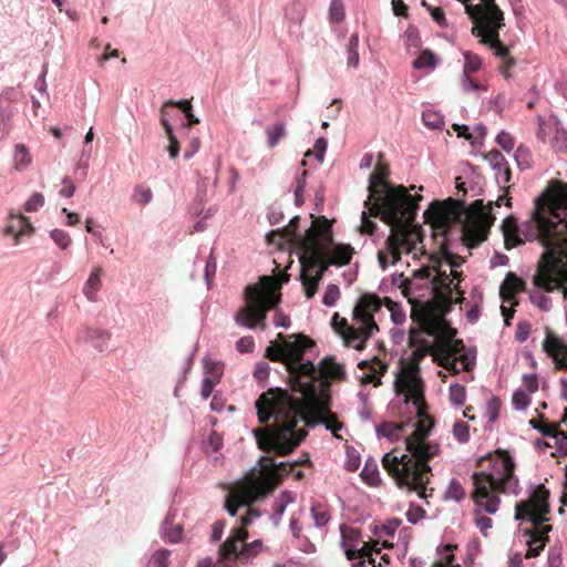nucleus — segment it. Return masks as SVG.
Returning <instances> with one entry per match:
<instances>
[{"mask_svg":"<svg viewBox=\"0 0 567 567\" xmlns=\"http://www.w3.org/2000/svg\"><path fill=\"white\" fill-rule=\"evenodd\" d=\"M499 457L492 460L486 470L474 471L470 477L473 484L475 501L485 499L484 511L493 515L501 504V497L495 493L518 496L522 492L519 478L516 475V458L514 452L507 449H498Z\"/></svg>","mask_w":567,"mask_h":567,"instance_id":"f257e3e1","label":"nucleus"},{"mask_svg":"<svg viewBox=\"0 0 567 567\" xmlns=\"http://www.w3.org/2000/svg\"><path fill=\"white\" fill-rule=\"evenodd\" d=\"M280 393V400L285 404L284 412H287V414L285 419H278L281 424L278 434L274 436L270 443L276 453L285 456L299 447L308 436L306 430L298 429L299 422H305L309 427L313 429L318 424H324V421L308 417L300 403L291 398L289 390H282Z\"/></svg>","mask_w":567,"mask_h":567,"instance_id":"f03ea898","label":"nucleus"},{"mask_svg":"<svg viewBox=\"0 0 567 567\" xmlns=\"http://www.w3.org/2000/svg\"><path fill=\"white\" fill-rule=\"evenodd\" d=\"M245 534H238L236 537H227L218 548L217 563L221 567H236L252 565L254 559L266 549L261 539L246 542Z\"/></svg>","mask_w":567,"mask_h":567,"instance_id":"7ed1b4c3","label":"nucleus"},{"mask_svg":"<svg viewBox=\"0 0 567 567\" xmlns=\"http://www.w3.org/2000/svg\"><path fill=\"white\" fill-rule=\"evenodd\" d=\"M533 289L528 291V300L539 310L548 312L553 308V300L546 295L558 290L560 281L553 275L549 267L545 265V255L536 266V274L532 277Z\"/></svg>","mask_w":567,"mask_h":567,"instance_id":"20e7f679","label":"nucleus"},{"mask_svg":"<svg viewBox=\"0 0 567 567\" xmlns=\"http://www.w3.org/2000/svg\"><path fill=\"white\" fill-rule=\"evenodd\" d=\"M306 354L318 355L319 349L312 339L302 333L290 334L275 349L271 347L266 349V357L269 359L289 363L300 360V358Z\"/></svg>","mask_w":567,"mask_h":567,"instance_id":"39448f33","label":"nucleus"},{"mask_svg":"<svg viewBox=\"0 0 567 567\" xmlns=\"http://www.w3.org/2000/svg\"><path fill=\"white\" fill-rule=\"evenodd\" d=\"M465 12L475 25L484 27L488 30L502 29L504 23V12L495 3V0H480V3H464Z\"/></svg>","mask_w":567,"mask_h":567,"instance_id":"423d86ee","label":"nucleus"},{"mask_svg":"<svg viewBox=\"0 0 567 567\" xmlns=\"http://www.w3.org/2000/svg\"><path fill=\"white\" fill-rule=\"evenodd\" d=\"M282 390L285 389L280 386L271 388L269 391H274L272 394L262 393L254 403L256 415L260 424H267L270 420L278 421V419L286 417L287 412H284L285 404L280 400V391Z\"/></svg>","mask_w":567,"mask_h":567,"instance_id":"0eeeda50","label":"nucleus"},{"mask_svg":"<svg viewBox=\"0 0 567 567\" xmlns=\"http://www.w3.org/2000/svg\"><path fill=\"white\" fill-rule=\"evenodd\" d=\"M502 29L495 30H488L485 32L484 27L475 25L472 28V33L481 39V42L488 47L493 54L501 60L504 61V65L502 68V73L505 76V79H508L511 76L509 72L507 71L508 68H512L515 65L516 61L513 56L509 54V49L503 44L499 38V31Z\"/></svg>","mask_w":567,"mask_h":567,"instance_id":"6e6552de","label":"nucleus"},{"mask_svg":"<svg viewBox=\"0 0 567 567\" xmlns=\"http://www.w3.org/2000/svg\"><path fill=\"white\" fill-rule=\"evenodd\" d=\"M20 91L13 86H6L0 92V135L6 137L12 130V118L18 112L16 103L20 99Z\"/></svg>","mask_w":567,"mask_h":567,"instance_id":"1a4fd4ad","label":"nucleus"},{"mask_svg":"<svg viewBox=\"0 0 567 567\" xmlns=\"http://www.w3.org/2000/svg\"><path fill=\"white\" fill-rule=\"evenodd\" d=\"M381 309L380 298L374 292H364L355 301L352 309V321L355 326L370 324Z\"/></svg>","mask_w":567,"mask_h":567,"instance_id":"9d476101","label":"nucleus"},{"mask_svg":"<svg viewBox=\"0 0 567 567\" xmlns=\"http://www.w3.org/2000/svg\"><path fill=\"white\" fill-rule=\"evenodd\" d=\"M380 331L377 322L370 324L357 326L354 329L338 332V336L348 348H353L357 351H363L367 348V342Z\"/></svg>","mask_w":567,"mask_h":567,"instance_id":"9b49d317","label":"nucleus"},{"mask_svg":"<svg viewBox=\"0 0 567 567\" xmlns=\"http://www.w3.org/2000/svg\"><path fill=\"white\" fill-rule=\"evenodd\" d=\"M542 350L558 369L567 368V342L546 328V337Z\"/></svg>","mask_w":567,"mask_h":567,"instance_id":"f8f14e48","label":"nucleus"},{"mask_svg":"<svg viewBox=\"0 0 567 567\" xmlns=\"http://www.w3.org/2000/svg\"><path fill=\"white\" fill-rule=\"evenodd\" d=\"M9 217L11 221L6 226L4 234L12 238V246L20 244V237L31 236L35 231L30 218L24 215L10 212Z\"/></svg>","mask_w":567,"mask_h":567,"instance_id":"ddd939ff","label":"nucleus"},{"mask_svg":"<svg viewBox=\"0 0 567 567\" xmlns=\"http://www.w3.org/2000/svg\"><path fill=\"white\" fill-rule=\"evenodd\" d=\"M481 156L495 172V179L499 186L505 185L511 181L512 173L508 162L498 150L494 148L488 153H481Z\"/></svg>","mask_w":567,"mask_h":567,"instance_id":"4468645a","label":"nucleus"},{"mask_svg":"<svg viewBox=\"0 0 567 567\" xmlns=\"http://www.w3.org/2000/svg\"><path fill=\"white\" fill-rule=\"evenodd\" d=\"M266 318V311L256 302L249 308H240L234 316L236 324L248 330H256L258 322L264 323Z\"/></svg>","mask_w":567,"mask_h":567,"instance_id":"2eb2a0df","label":"nucleus"},{"mask_svg":"<svg viewBox=\"0 0 567 567\" xmlns=\"http://www.w3.org/2000/svg\"><path fill=\"white\" fill-rule=\"evenodd\" d=\"M339 532L341 534L340 546L343 554L349 560H352L353 554L361 553L364 549V545L362 547L359 546V543L362 540V532L346 524L339 526Z\"/></svg>","mask_w":567,"mask_h":567,"instance_id":"dca6fc26","label":"nucleus"},{"mask_svg":"<svg viewBox=\"0 0 567 567\" xmlns=\"http://www.w3.org/2000/svg\"><path fill=\"white\" fill-rule=\"evenodd\" d=\"M530 501L529 507L532 511H537L540 514H549L550 512V491L544 483H529L526 489Z\"/></svg>","mask_w":567,"mask_h":567,"instance_id":"f3484780","label":"nucleus"},{"mask_svg":"<svg viewBox=\"0 0 567 567\" xmlns=\"http://www.w3.org/2000/svg\"><path fill=\"white\" fill-rule=\"evenodd\" d=\"M406 450L413 456H416L424 461L431 460L441 451L440 444L437 442L425 440L406 442Z\"/></svg>","mask_w":567,"mask_h":567,"instance_id":"a211bd4d","label":"nucleus"},{"mask_svg":"<svg viewBox=\"0 0 567 567\" xmlns=\"http://www.w3.org/2000/svg\"><path fill=\"white\" fill-rule=\"evenodd\" d=\"M82 338L89 342L95 350L103 352L107 349L111 333L104 329L86 328L82 332Z\"/></svg>","mask_w":567,"mask_h":567,"instance_id":"6ab92c4d","label":"nucleus"},{"mask_svg":"<svg viewBox=\"0 0 567 567\" xmlns=\"http://www.w3.org/2000/svg\"><path fill=\"white\" fill-rule=\"evenodd\" d=\"M455 127L458 130V135L465 137L473 148L482 147L484 145V141L487 135V127L483 122H480L474 126V130L477 132L476 136L471 132L470 125L455 124Z\"/></svg>","mask_w":567,"mask_h":567,"instance_id":"aec40b11","label":"nucleus"},{"mask_svg":"<svg viewBox=\"0 0 567 567\" xmlns=\"http://www.w3.org/2000/svg\"><path fill=\"white\" fill-rule=\"evenodd\" d=\"M295 502V495L289 489H284L280 494L275 498L272 503V514L269 516V519L277 526L286 512V508L289 504Z\"/></svg>","mask_w":567,"mask_h":567,"instance_id":"412c9836","label":"nucleus"},{"mask_svg":"<svg viewBox=\"0 0 567 567\" xmlns=\"http://www.w3.org/2000/svg\"><path fill=\"white\" fill-rule=\"evenodd\" d=\"M359 475L362 482L370 487H378L382 482L377 460L371 455L365 458Z\"/></svg>","mask_w":567,"mask_h":567,"instance_id":"4be33fe9","label":"nucleus"},{"mask_svg":"<svg viewBox=\"0 0 567 567\" xmlns=\"http://www.w3.org/2000/svg\"><path fill=\"white\" fill-rule=\"evenodd\" d=\"M550 123L553 124V146L557 153L567 155V130L563 125V123L556 117H550Z\"/></svg>","mask_w":567,"mask_h":567,"instance_id":"5701e85b","label":"nucleus"},{"mask_svg":"<svg viewBox=\"0 0 567 567\" xmlns=\"http://www.w3.org/2000/svg\"><path fill=\"white\" fill-rule=\"evenodd\" d=\"M440 64V58L431 49H423L416 59L412 61L415 70L433 71Z\"/></svg>","mask_w":567,"mask_h":567,"instance_id":"b1692460","label":"nucleus"},{"mask_svg":"<svg viewBox=\"0 0 567 567\" xmlns=\"http://www.w3.org/2000/svg\"><path fill=\"white\" fill-rule=\"evenodd\" d=\"M525 539V545L527 546V556L528 557H538L546 546V539L538 537L534 534V530L529 528H525L522 530Z\"/></svg>","mask_w":567,"mask_h":567,"instance_id":"393cba45","label":"nucleus"},{"mask_svg":"<svg viewBox=\"0 0 567 567\" xmlns=\"http://www.w3.org/2000/svg\"><path fill=\"white\" fill-rule=\"evenodd\" d=\"M525 284L520 282L519 277L515 272L508 271L499 286V295L503 297V293L507 291L514 296H517L525 289Z\"/></svg>","mask_w":567,"mask_h":567,"instance_id":"a878e982","label":"nucleus"},{"mask_svg":"<svg viewBox=\"0 0 567 567\" xmlns=\"http://www.w3.org/2000/svg\"><path fill=\"white\" fill-rule=\"evenodd\" d=\"M165 106H182L184 112V121L187 124V128L189 126L196 125L199 123V117L196 116L193 112V105L189 100L181 99V100H167L165 101Z\"/></svg>","mask_w":567,"mask_h":567,"instance_id":"bb28decb","label":"nucleus"},{"mask_svg":"<svg viewBox=\"0 0 567 567\" xmlns=\"http://www.w3.org/2000/svg\"><path fill=\"white\" fill-rule=\"evenodd\" d=\"M502 400L497 395H492L487 402H486V413L485 416L487 417V422L489 423V426H485L484 429L486 431L493 430V424L496 423L499 419L501 409H502Z\"/></svg>","mask_w":567,"mask_h":567,"instance_id":"cd10ccee","label":"nucleus"},{"mask_svg":"<svg viewBox=\"0 0 567 567\" xmlns=\"http://www.w3.org/2000/svg\"><path fill=\"white\" fill-rule=\"evenodd\" d=\"M267 145L272 148L277 146L281 138L287 135L285 122H277L266 127Z\"/></svg>","mask_w":567,"mask_h":567,"instance_id":"c85d7f7f","label":"nucleus"},{"mask_svg":"<svg viewBox=\"0 0 567 567\" xmlns=\"http://www.w3.org/2000/svg\"><path fill=\"white\" fill-rule=\"evenodd\" d=\"M13 161L17 171H24L31 164V155L29 148L23 143L14 146Z\"/></svg>","mask_w":567,"mask_h":567,"instance_id":"c756f323","label":"nucleus"},{"mask_svg":"<svg viewBox=\"0 0 567 567\" xmlns=\"http://www.w3.org/2000/svg\"><path fill=\"white\" fill-rule=\"evenodd\" d=\"M449 399L453 408H461L466 400V386L458 382H453L449 386Z\"/></svg>","mask_w":567,"mask_h":567,"instance_id":"7c9ffc66","label":"nucleus"},{"mask_svg":"<svg viewBox=\"0 0 567 567\" xmlns=\"http://www.w3.org/2000/svg\"><path fill=\"white\" fill-rule=\"evenodd\" d=\"M457 549V545L455 544H439L436 546V555L440 556L443 560H444V564L442 563H436V566H452L454 565L455 560H456V556H455V550Z\"/></svg>","mask_w":567,"mask_h":567,"instance_id":"2f4dec72","label":"nucleus"},{"mask_svg":"<svg viewBox=\"0 0 567 567\" xmlns=\"http://www.w3.org/2000/svg\"><path fill=\"white\" fill-rule=\"evenodd\" d=\"M285 16L291 22L301 25L306 9L299 0H293L285 8Z\"/></svg>","mask_w":567,"mask_h":567,"instance_id":"473e14b6","label":"nucleus"},{"mask_svg":"<svg viewBox=\"0 0 567 567\" xmlns=\"http://www.w3.org/2000/svg\"><path fill=\"white\" fill-rule=\"evenodd\" d=\"M101 269H95L92 271L84 284L83 293L90 301L95 300V292L100 290L101 287Z\"/></svg>","mask_w":567,"mask_h":567,"instance_id":"72a5a7b5","label":"nucleus"},{"mask_svg":"<svg viewBox=\"0 0 567 567\" xmlns=\"http://www.w3.org/2000/svg\"><path fill=\"white\" fill-rule=\"evenodd\" d=\"M358 48H359V35H358V33H352L350 35L348 44H347V53H348L347 64L349 68L357 69L360 63Z\"/></svg>","mask_w":567,"mask_h":567,"instance_id":"f704fd0d","label":"nucleus"},{"mask_svg":"<svg viewBox=\"0 0 567 567\" xmlns=\"http://www.w3.org/2000/svg\"><path fill=\"white\" fill-rule=\"evenodd\" d=\"M422 121L426 127L432 130H440L444 125V116L439 111L432 109L423 110Z\"/></svg>","mask_w":567,"mask_h":567,"instance_id":"c9c22d12","label":"nucleus"},{"mask_svg":"<svg viewBox=\"0 0 567 567\" xmlns=\"http://www.w3.org/2000/svg\"><path fill=\"white\" fill-rule=\"evenodd\" d=\"M361 465V454L355 450L354 446L346 445V462L343 468L347 472L353 473L359 470Z\"/></svg>","mask_w":567,"mask_h":567,"instance_id":"e433bc0d","label":"nucleus"},{"mask_svg":"<svg viewBox=\"0 0 567 567\" xmlns=\"http://www.w3.org/2000/svg\"><path fill=\"white\" fill-rule=\"evenodd\" d=\"M532 403L530 393L522 388L516 389L512 395V405L515 411H525Z\"/></svg>","mask_w":567,"mask_h":567,"instance_id":"4c0bfd02","label":"nucleus"},{"mask_svg":"<svg viewBox=\"0 0 567 567\" xmlns=\"http://www.w3.org/2000/svg\"><path fill=\"white\" fill-rule=\"evenodd\" d=\"M382 465L388 471V473L396 481L398 485H400V483H399L400 480L406 478L405 467L390 463V453L383 454Z\"/></svg>","mask_w":567,"mask_h":567,"instance_id":"58836bf2","label":"nucleus"},{"mask_svg":"<svg viewBox=\"0 0 567 567\" xmlns=\"http://www.w3.org/2000/svg\"><path fill=\"white\" fill-rule=\"evenodd\" d=\"M328 148V140L324 136H320L315 141L313 150H308L305 153V157L313 156L318 163H323L326 152Z\"/></svg>","mask_w":567,"mask_h":567,"instance_id":"ea45409f","label":"nucleus"},{"mask_svg":"<svg viewBox=\"0 0 567 567\" xmlns=\"http://www.w3.org/2000/svg\"><path fill=\"white\" fill-rule=\"evenodd\" d=\"M388 308L390 310V320L394 326H402L406 320L405 310L400 301L390 300Z\"/></svg>","mask_w":567,"mask_h":567,"instance_id":"a19ab883","label":"nucleus"},{"mask_svg":"<svg viewBox=\"0 0 567 567\" xmlns=\"http://www.w3.org/2000/svg\"><path fill=\"white\" fill-rule=\"evenodd\" d=\"M310 514L315 522V526L318 528L324 527L331 519V515L328 511L321 509V505L313 503L310 507Z\"/></svg>","mask_w":567,"mask_h":567,"instance_id":"79ce46f5","label":"nucleus"},{"mask_svg":"<svg viewBox=\"0 0 567 567\" xmlns=\"http://www.w3.org/2000/svg\"><path fill=\"white\" fill-rule=\"evenodd\" d=\"M161 536L166 544H178L183 540L184 528L181 524H177L169 529L166 527L165 530H161Z\"/></svg>","mask_w":567,"mask_h":567,"instance_id":"37998d69","label":"nucleus"},{"mask_svg":"<svg viewBox=\"0 0 567 567\" xmlns=\"http://www.w3.org/2000/svg\"><path fill=\"white\" fill-rule=\"evenodd\" d=\"M513 157L519 171H526L530 168V151L526 146L519 145L515 150Z\"/></svg>","mask_w":567,"mask_h":567,"instance_id":"c03bdc74","label":"nucleus"},{"mask_svg":"<svg viewBox=\"0 0 567 567\" xmlns=\"http://www.w3.org/2000/svg\"><path fill=\"white\" fill-rule=\"evenodd\" d=\"M403 39L408 48L420 49L422 45L419 29L414 24L408 25L406 30L403 33Z\"/></svg>","mask_w":567,"mask_h":567,"instance_id":"a18cd8bd","label":"nucleus"},{"mask_svg":"<svg viewBox=\"0 0 567 567\" xmlns=\"http://www.w3.org/2000/svg\"><path fill=\"white\" fill-rule=\"evenodd\" d=\"M224 372H218L217 378L205 375L202 380L200 395L204 400H207L214 392L217 383L221 381Z\"/></svg>","mask_w":567,"mask_h":567,"instance_id":"49530a36","label":"nucleus"},{"mask_svg":"<svg viewBox=\"0 0 567 567\" xmlns=\"http://www.w3.org/2000/svg\"><path fill=\"white\" fill-rule=\"evenodd\" d=\"M216 270H217V261H216V258H215L213 251H210V254L208 255V257L205 261V267H204V280H205V284L208 289H210L213 286Z\"/></svg>","mask_w":567,"mask_h":567,"instance_id":"de8ad7c7","label":"nucleus"},{"mask_svg":"<svg viewBox=\"0 0 567 567\" xmlns=\"http://www.w3.org/2000/svg\"><path fill=\"white\" fill-rule=\"evenodd\" d=\"M465 497V491L461 484V482L457 478H452L449 483L445 498H450L455 501L456 503H460Z\"/></svg>","mask_w":567,"mask_h":567,"instance_id":"09e8293b","label":"nucleus"},{"mask_svg":"<svg viewBox=\"0 0 567 567\" xmlns=\"http://www.w3.org/2000/svg\"><path fill=\"white\" fill-rule=\"evenodd\" d=\"M465 63L463 66V73H476L482 68V59L471 51H465L463 53Z\"/></svg>","mask_w":567,"mask_h":567,"instance_id":"8fccbe9b","label":"nucleus"},{"mask_svg":"<svg viewBox=\"0 0 567 567\" xmlns=\"http://www.w3.org/2000/svg\"><path fill=\"white\" fill-rule=\"evenodd\" d=\"M171 550L167 548H159L155 550L148 560L150 567H169Z\"/></svg>","mask_w":567,"mask_h":567,"instance_id":"3c124183","label":"nucleus"},{"mask_svg":"<svg viewBox=\"0 0 567 567\" xmlns=\"http://www.w3.org/2000/svg\"><path fill=\"white\" fill-rule=\"evenodd\" d=\"M452 434L458 443H467L471 439L470 425L458 420L453 424Z\"/></svg>","mask_w":567,"mask_h":567,"instance_id":"603ef678","label":"nucleus"},{"mask_svg":"<svg viewBox=\"0 0 567 567\" xmlns=\"http://www.w3.org/2000/svg\"><path fill=\"white\" fill-rule=\"evenodd\" d=\"M50 238L62 250L68 249L72 244L69 233L60 228L52 229L50 231Z\"/></svg>","mask_w":567,"mask_h":567,"instance_id":"864d4df0","label":"nucleus"},{"mask_svg":"<svg viewBox=\"0 0 567 567\" xmlns=\"http://www.w3.org/2000/svg\"><path fill=\"white\" fill-rule=\"evenodd\" d=\"M405 517L410 524L416 525L421 519L426 517V511L415 502H410Z\"/></svg>","mask_w":567,"mask_h":567,"instance_id":"5fc2aeb1","label":"nucleus"},{"mask_svg":"<svg viewBox=\"0 0 567 567\" xmlns=\"http://www.w3.org/2000/svg\"><path fill=\"white\" fill-rule=\"evenodd\" d=\"M340 298V289L336 284H329L323 292L321 298V303L328 308H332L336 306L338 299Z\"/></svg>","mask_w":567,"mask_h":567,"instance_id":"6e6d98bb","label":"nucleus"},{"mask_svg":"<svg viewBox=\"0 0 567 567\" xmlns=\"http://www.w3.org/2000/svg\"><path fill=\"white\" fill-rule=\"evenodd\" d=\"M461 360L463 362V370L473 371L477 361V348L475 346L466 348L461 353Z\"/></svg>","mask_w":567,"mask_h":567,"instance_id":"4d7b16f0","label":"nucleus"},{"mask_svg":"<svg viewBox=\"0 0 567 567\" xmlns=\"http://www.w3.org/2000/svg\"><path fill=\"white\" fill-rule=\"evenodd\" d=\"M563 564V546L559 543L550 546L547 551V567H561Z\"/></svg>","mask_w":567,"mask_h":567,"instance_id":"13d9d810","label":"nucleus"},{"mask_svg":"<svg viewBox=\"0 0 567 567\" xmlns=\"http://www.w3.org/2000/svg\"><path fill=\"white\" fill-rule=\"evenodd\" d=\"M135 203L145 206L151 203L153 198V192L150 187L143 185H136L132 195Z\"/></svg>","mask_w":567,"mask_h":567,"instance_id":"bf43d9fd","label":"nucleus"},{"mask_svg":"<svg viewBox=\"0 0 567 567\" xmlns=\"http://www.w3.org/2000/svg\"><path fill=\"white\" fill-rule=\"evenodd\" d=\"M270 374V367L266 361H259L256 363L252 371V375L261 388H265V382L268 380Z\"/></svg>","mask_w":567,"mask_h":567,"instance_id":"052dcab7","label":"nucleus"},{"mask_svg":"<svg viewBox=\"0 0 567 567\" xmlns=\"http://www.w3.org/2000/svg\"><path fill=\"white\" fill-rule=\"evenodd\" d=\"M481 553V542L477 537L471 539L466 545V555L463 559L465 566H470L474 563V559Z\"/></svg>","mask_w":567,"mask_h":567,"instance_id":"680f3d73","label":"nucleus"},{"mask_svg":"<svg viewBox=\"0 0 567 567\" xmlns=\"http://www.w3.org/2000/svg\"><path fill=\"white\" fill-rule=\"evenodd\" d=\"M495 142L507 154L512 153L515 146L514 137L506 131L501 130L495 137Z\"/></svg>","mask_w":567,"mask_h":567,"instance_id":"e2e57ef3","label":"nucleus"},{"mask_svg":"<svg viewBox=\"0 0 567 567\" xmlns=\"http://www.w3.org/2000/svg\"><path fill=\"white\" fill-rule=\"evenodd\" d=\"M44 196L42 193L34 192L24 203L23 208L28 213L38 212L44 205Z\"/></svg>","mask_w":567,"mask_h":567,"instance_id":"0e129e2a","label":"nucleus"},{"mask_svg":"<svg viewBox=\"0 0 567 567\" xmlns=\"http://www.w3.org/2000/svg\"><path fill=\"white\" fill-rule=\"evenodd\" d=\"M553 439L555 440L556 452L551 453V456H567V433L555 431Z\"/></svg>","mask_w":567,"mask_h":567,"instance_id":"69168bd1","label":"nucleus"},{"mask_svg":"<svg viewBox=\"0 0 567 567\" xmlns=\"http://www.w3.org/2000/svg\"><path fill=\"white\" fill-rule=\"evenodd\" d=\"M518 233L525 241L533 243L537 240L538 233L535 229L534 225L529 220H525L518 225Z\"/></svg>","mask_w":567,"mask_h":567,"instance_id":"338daca9","label":"nucleus"},{"mask_svg":"<svg viewBox=\"0 0 567 567\" xmlns=\"http://www.w3.org/2000/svg\"><path fill=\"white\" fill-rule=\"evenodd\" d=\"M224 446V439L223 436L216 432V431H212L209 434H208V437H207V441H206V449L205 451L206 452H213V453H217L219 452Z\"/></svg>","mask_w":567,"mask_h":567,"instance_id":"774afa93","label":"nucleus"}]
</instances>
